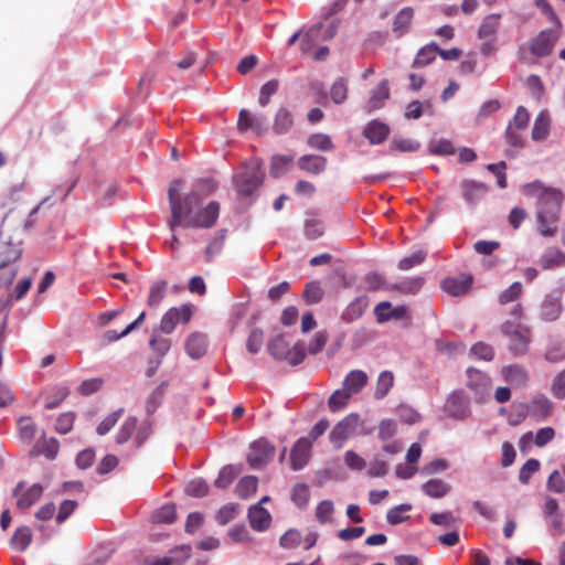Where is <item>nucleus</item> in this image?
I'll return each instance as SVG.
<instances>
[{
  "label": "nucleus",
  "mask_w": 565,
  "mask_h": 565,
  "mask_svg": "<svg viewBox=\"0 0 565 565\" xmlns=\"http://www.w3.org/2000/svg\"><path fill=\"white\" fill-rule=\"evenodd\" d=\"M470 353L484 361H491L494 356L493 348L484 342L473 344L470 349Z\"/></svg>",
  "instance_id": "obj_61"
},
{
  "label": "nucleus",
  "mask_w": 565,
  "mask_h": 565,
  "mask_svg": "<svg viewBox=\"0 0 565 565\" xmlns=\"http://www.w3.org/2000/svg\"><path fill=\"white\" fill-rule=\"evenodd\" d=\"M351 397L352 395L343 387L334 391L328 399V407L330 412L337 413L344 408L349 404Z\"/></svg>",
  "instance_id": "obj_36"
},
{
  "label": "nucleus",
  "mask_w": 565,
  "mask_h": 565,
  "mask_svg": "<svg viewBox=\"0 0 565 565\" xmlns=\"http://www.w3.org/2000/svg\"><path fill=\"white\" fill-rule=\"evenodd\" d=\"M522 193L536 198V221L539 232L544 237H553L557 233V224L565 195L561 189L546 186L536 180L522 186Z\"/></svg>",
  "instance_id": "obj_2"
},
{
  "label": "nucleus",
  "mask_w": 565,
  "mask_h": 565,
  "mask_svg": "<svg viewBox=\"0 0 565 565\" xmlns=\"http://www.w3.org/2000/svg\"><path fill=\"white\" fill-rule=\"evenodd\" d=\"M546 488L548 491L555 493L565 492V480L558 470H554L546 482Z\"/></svg>",
  "instance_id": "obj_63"
},
{
  "label": "nucleus",
  "mask_w": 565,
  "mask_h": 565,
  "mask_svg": "<svg viewBox=\"0 0 565 565\" xmlns=\"http://www.w3.org/2000/svg\"><path fill=\"white\" fill-rule=\"evenodd\" d=\"M367 380L364 371L353 370L344 377L342 387L353 396L362 391Z\"/></svg>",
  "instance_id": "obj_22"
},
{
  "label": "nucleus",
  "mask_w": 565,
  "mask_h": 565,
  "mask_svg": "<svg viewBox=\"0 0 565 565\" xmlns=\"http://www.w3.org/2000/svg\"><path fill=\"white\" fill-rule=\"evenodd\" d=\"M177 519L175 508L174 505H164L160 510H158L153 515V521L157 523H173Z\"/></svg>",
  "instance_id": "obj_60"
},
{
  "label": "nucleus",
  "mask_w": 565,
  "mask_h": 565,
  "mask_svg": "<svg viewBox=\"0 0 565 565\" xmlns=\"http://www.w3.org/2000/svg\"><path fill=\"white\" fill-rule=\"evenodd\" d=\"M311 441L306 438L298 439L290 451V463L294 470L302 469L309 461Z\"/></svg>",
  "instance_id": "obj_16"
},
{
  "label": "nucleus",
  "mask_w": 565,
  "mask_h": 565,
  "mask_svg": "<svg viewBox=\"0 0 565 565\" xmlns=\"http://www.w3.org/2000/svg\"><path fill=\"white\" fill-rule=\"evenodd\" d=\"M24 489V482H19L14 490L13 495L17 498V507L18 509L25 511L30 507H32L39 499L41 498L43 493V488L39 483L32 484L26 490Z\"/></svg>",
  "instance_id": "obj_14"
},
{
  "label": "nucleus",
  "mask_w": 565,
  "mask_h": 565,
  "mask_svg": "<svg viewBox=\"0 0 565 565\" xmlns=\"http://www.w3.org/2000/svg\"><path fill=\"white\" fill-rule=\"evenodd\" d=\"M278 87V79H270L260 87L258 97V103L260 104V106L264 107L269 103L270 97L277 93Z\"/></svg>",
  "instance_id": "obj_51"
},
{
  "label": "nucleus",
  "mask_w": 565,
  "mask_h": 565,
  "mask_svg": "<svg viewBox=\"0 0 565 565\" xmlns=\"http://www.w3.org/2000/svg\"><path fill=\"white\" fill-rule=\"evenodd\" d=\"M429 521L435 525L449 529L456 524L457 519L454 516L451 512L447 511L440 513H431L429 515Z\"/></svg>",
  "instance_id": "obj_57"
},
{
  "label": "nucleus",
  "mask_w": 565,
  "mask_h": 565,
  "mask_svg": "<svg viewBox=\"0 0 565 565\" xmlns=\"http://www.w3.org/2000/svg\"><path fill=\"white\" fill-rule=\"evenodd\" d=\"M397 431V424L393 419H383L379 425V438L382 441H387L395 436Z\"/></svg>",
  "instance_id": "obj_56"
},
{
  "label": "nucleus",
  "mask_w": 565,
  "mask_h": 565,
  "mask_svg": "<svg viewBox=\"0 0 565 565\" xmlns=\"http://www.w3.org/2000/svg\"><path fill=\"white\" fill-rule=\"evenodd\" d=\"M322 23H317L310 26L302 33L300 41V51L303 55H309L313 52L317 43L321 40Z\"/></svg>",
  "instance_id": "obj_21"
},
{
  "label": "nucleus",
  "mask_w": 565,
  "mask_h": 565,
  "mask_svg": "<svg viewBox=\"0 0 565 565\" xmlns=\"http://www.w3.org/2000/svg\"><path fill=\"white\" fill-rule=\"evenodd\" d=\"M122 408H119L117 411H114L113 413L108 414L100 423L99 425L97 426L96 428V433L99 435V436H105L106 434H108L114 427L115 425L117 424V422L119 420V418L121 417L122 415Z\"/></svg>",
  "instance_id": "obj_44"
},
{
  "label": "nucleus",
  "mask_w": 565,
  "mask_h": 565,
  "mask_svg": "<svg viewBox=\"0 0 565 565\" xmlns=\"http://www.w3.org/2000/svg\"><path fill=\"white\" fill-rule=\"evenodd\" d=\"M558 39V34L553 30H544L531 43V52L537 57L550 55Z\"/></svg>",
  "instance_id": "obj_15"
},
{
  "label": "nucleus",
  "mask_w": 565,
  "mask_h": 565,
  "mask_svg": "<svg viewBox=\"0 0 565 565\" xmlns=\"http://www.w3.org/2000/svg\"><path fill=\"white\" fill-rule=\"evenodd\" d=\"M298 166L301 170L319 174L326 169L327 159L322 156L307 154L298 160Z\"/></svg>",
  "instance_id": "obj_29"
},
{
  "label": "nucleus",
  "mask_w": 565,
  "mask_h": 565,
  "mask_svg": "<svg viewBox=\"0 0 565 565\" xmlns=\"http://www.w3.org/2000/svg\"><path fill=\"white\" fill-rule=\"evenodd\" d=\"M207 338L203 333L194 332L185 341V352L192 359L202 358L207 351Z\"/></svg>",
  "instance_id": "obj_19"
},
{
  "label": "nucleus",
  "mask_w": 565,
  "mask_h": 565,
  "mask_svg": "<svg viewBox=\"0 0 565 565\" xmlns=\"http://www.w3.org/2000/svg\"><path fill=\"white\" fill-rule=\"evenodd\" d=\"M390 98L388 81H381L376 87L371 92V97L366 105L367 113L380 109L384 106V103Z\"/></svg>",
  "instance_id": "obj_20"
},
{
  "label": "nucleus",
  "mask_w": 565,
  "mask_h": 565,
  "mask_svg": "<svg viewBox=\"0 0 565 565\" xmlns=\"http://www.w3.org/2000/svg\"><path fill=\"white\" fill-rule=\"evenodd\" d=\"M422 490L430 498L440 499L450 492L451 487L440 479H430L422 486Z\"/></svg>",
  "instance_id": "obj_33"
},
{
  "label": "nucleus",
  "mask_w": 565,
  "mask_h": 565,
  "mask_svg": "<svg viewBox=\"0 0 565 565\" xmlns=\"http://www.w3.org/2000/svg\"><path fill=\"white\" fill-rule=\"evenodd\" d=\"M541 463L537 459L531 458L529 459L520 469L519 480L521 483H529L533 473L540 470Z\"/></svg>",
  "instance_id": "obj_49"
},
{
  "label": "nucleus",
  "mask_w": 565,
  "mask_h": 565,
  "mask_svg": "<svg viewBox=\"0 0 565 565\" xmlns=\"http://www.w3.org/2000/svg\"><path fill=\"white\" fill-rule=\"evenodd\" d=\"M244 466L239 465H227L223 467L214 481L216 488L225 489L228 487L243 471Z\"/></svg>",
  "instance_id": "obj_28"
},
{
  "label": "nucleus",
  "mask_w": 565,
  "mask_h": 565,
  "mask_svg": "<svg viewBox=\"0 0 565 565\" xmlns=\"http://www.w3.org/2000/svg\"><path fill=\"white\" fill-rule=\"evenodd\" d=\"M35 425L29 417H21L19 419V434L20 437L30 443L35 436Z\"/></svg>",
  "instance_id": "obj_53"
},
{
  "label": "nucleus",
  "mask_w": 565,
  "mask_h": 565,
  "mask_svg": "<svg viewBox=\"0 0 565 565\" xmlns=\"http://www.w3.org/2000/svg\"><path fill=\"white\" fill-rule=\"evenodd\" d=\"M308 145L311 148L321 150V151H328L333 148V143L331 141V138L328 135L324 134H313L308 138Z\"/></svg>",
  "instance_id": "obj_50"
},
{
  "label": "nucleus",
  "mask_w": 565,
  "mask_h": 565,
  "mask_svg": "<svg viewBox=\"0 0 565 565\" xmlns=\"http://www.w3.org/2000/svg\"><path fill=\"white\" fill-rule=\"evenodd\" d=\"M522 292H523V287H522L521 282L515 281L499 295V298H498L499 303L504 306L510 302L516 301L520 298V296L522 295Z\"/></svg>",
  "instance_id": "obj_43"
},
{
  "label": "nucleus",
  "mask_w": 565,
  "mask_h": 565,
  "mask_svg": "<svg viewBox=\"0 0 565 565\" xmlns=\"http://www.w3.org/2000/svg\"><path fill=\"white\" fill-rule=\"evenodd\" d=\"M330 96L335 104L344 103L348 97V86L342 78L333 83L330 90Z\"/></svg>",
  "instance_id": "obj_58"
},
{
  "label": "nucleus",
  "mask_w": 565,
  "mask_h": 565,
  "mask_svg": "<svg viewBox=\"0 0 565 565\" xmlns=\"http://www.w3.org/2000/svg\"><path fill=\"white\" fill-rule=\"evenodd\" d=\"M32 542V532L28 526H20L15 530L11 537V546L20 552H23Z\"/></svg>",
  "instance_id": "obj_34"
},
{
  "label": "nucleus",
  "mask_w": 565,
  "mask_h": 565,
  "mask_svg": "<svg viewBox=\"0 0 565 565\" xmlns=\"http://www.w3.org/2000/svg\"><path fill=\"white\" fill-rule=\"evenodd\" d=\"M184 491L191 497L202 498L207 494L209 484L201 478L193 479L186 483Z\"/></svg>",
  "instance_id": "obj_45"
},
{
  "label": "nucleus",
  "mask_w": 565,
  "mask_h": 565,
  "mask_svg": "<svg viewBox=\"0 0 565 565\" xmlns=\"http://www.w3.org/2000/svg\"><path fill=\"white\" fill-rule=\"evenodd\" d=\"M360 424V416L356 413L347 415L335 424L329 435L330 441L337 449H340L344 441L354 434Z\"/></svg>",
  "instance_id": "obj_10"
},
{
  "label": "nucleus",
  "mask_w": 565,
  "mask_h": 565,
  "mask_svg": "<svg viewBox=\"0 0 565 565\" xmlns=\"http://www.w3.org/2000/svg\"><path fill=\"white\" fill-rule=\"evenodd\" d=\"M271 514L259 504L249 507V526L257 532H265L271 525Z\"/></svg>",
  "instance_id": "obj_18"
},
{
  "label": "nucleus",
  "mask_w": 565,
  "mask_h": 565,
  "mask_svg": "<svg viewBox=\"0 0 565 565\" xmlns=\"http://www.w3.org/2000/svg\"><path fill=\"white\" fill-rule=\"evenodd\" d=\"M429 151L433 154L449 156L455 153V148L449 140L440 139L429 143Z\"/></svg>",
  "instance_id": "obj_54"
},
{
  "label": "nucleus",
  "mask_w": 565,
  "mask_h": 565,
  "mask_svg": "<svg viewBox=\"0 0 565 565\" xmlns=\"http://www.w3.org/2000/svg\"><path fill=\"white\" fill-rule=\"evenodd\" d=\"M426 258V253L423 250H417L413 253L411 256L404 257L398 263V268L401 270H408L416 265H420Z\"/></svg>",
  "instance_id": "obj_62"
},
{
  "label": "nucleus",
  "mask_w": 565,
  "mask_h": 565,
  "mask_svg": "<svg viewBox=\"0 0 565 565\" xmlns=\"http://www.w3.org/2000/svg\"><path fill=\"white\" fill-rule=\"evenodd\" d=\"M390 128L386 124L372 120L364 128L363 135L373 145L382 143L388 136Z\"/></svg>",
  "instance_id": "obj_24"
},
{
  "label": "nucleus",
  "mask_w": 565,
  "mask_h": 565,
  "mask_svg": "<svg viewBox=\"0 0 565 565\" xmlns=\"http://www.w3.org/2000/svg\"><path fill=\"white\" fill-rule=\"evenodd\" d=\"M20 256L21 250L15 249L12 256L0 262V312L7 311L11 306V285L18 274V269L15 267H9L8 264L18 260Z\"/></svg>",
  "instance_id": "obj_6"
},
{
  "label": "nucleus",
  "mask_w": 565,
  "mask_h": 565,
  "mask_svg": "<svg viewBox=\"0 0 565 565\" xmlns=\"http://www.w3.org/2000/svg\"><path fill=\"white\" fill-rule=\"evenodd\" d=\"M292 124L294 120L290 111L286 108H280L276 114L273 129L278 135L286 134L291 128Z\"/></svg>",
  "instance_id": "obj_37"
},
{
  "label": "nucleus",
  "mask_w": 565,
  "mask_h": 565,
  "mask_svg": "<svg viewBox=\"0 0 565 565\" xmlns=\"http://www.w3.org/2000/svg\"><path fill=\"white\" fill-rule=\"evenodd\" d=\"M540 265L545 270L565 266V253L559 248L550 247L541 256Z\"/></svg>",
  "instance_id": "obj_27"
},
{
  "label": "nucleus",
  "mask_w": 565,
  "mask_h": 565,
  "mask_svg": "<svg viewBox=\"0 0 565 565\" xmlns=\"http://www.w3.org/2000/svg\"><path fill=\"white\" fill-rule=\"evenodd\" d=\"M70 388L67 386H58L55 388L53 396L45 403L46 409H54L70 395Z\"/></svg>",
  "instance_id": "obj_64"
},
{
  "label": "nucleus",
  "mask_w": 565,
  "mask_h": 565,
  "mask_svg": "<svg viewBox=\"0 0 565 565\" xmlns=\"http://www.w3.org/2000/svg\"><path fill=\"white\" fill-rule=\"evenodd\" d=\"M238 514V505L230 503L221 508L216 514V520L220 524L225 525L234 520Z\"/></svg>",
  "instance_id": "obj_59"
},
{
  "label": "nucleus",
  "mask_w": 565,
  "mask_h": 565,
  "mask_svg": "<svg viewBox=\"0 0 565 565\" xmlns=\"http://www.w3.org/2000/svg\"><path fill=\"white\" fill-rule=\"evenodd\" d=\"M183 180H173L168 189V199L171 210L170 230L173 232L177 226L186 227H212L220 214V204L211 201L203 209L196 210L209 195H211L216 184L211 178L199 179L194 182L190 192L181 199L180 193L183 188Z\"/></svg>",
  "instance_id": "obj_1"
},
{
  "label": "nucleus",
  "mask_w": 565,
  "mask_h": 565,
  "mask_svg": "<svg viewBox=\"0 0 565 565\" xmlns=\"http://www.w3.org/2000/svg\"><path fill=\"white\" fill-rule=\"evenodd\" d=\"M275 446L266 438H259L249 445V467L262 468L275 456Z\"/></svg>",
  "instance_id": "obj_11"
},
{
  "label": "nucleus",
  "mask_w": 565,
  "mask_h": 565,
  "mask_svg": "<svg viewBox=\"0 0 565 565\" xmlns=\"http://www.w3.org/2000/svg\"><path fill=\"white\" fill-rule=\"evenodd\" d=\"M414 17V11L412 8H404L402 9L395 17L393 22V31L399 32V34H403L405 30L411 24Z\"/></svg>",
  "instance_id": "obj_42"
},
{
  "label": "nucleus",
  "mask_w": 565,
  "mask_h": 565,
  "mask_svg": "<svg viewBox=\"0 0 565 565\" xmlns=\"http://www.w3.org/2000/svg\"><path fill=\"white\" fill-rule=\"evenodd\" d=\"M510 313L513 319H509L501 324V332L510 340V351L514 355H524L531 342V330L527 326L520 322L523 316L522 305L515 303Z\"/></svg>",
  "instance_id": "obj_3"
},
{
  "label": "nucleus",
  "mask_w": 565,
  "mask_h": 565,
  "mask_svg": "<svg viewBox=\"0 0 565 565\" xmlns=\"http://www.w3.org/2000/svg\"><path fill=\"white\" fill-rule=\"evenodd\" d=\"M391 302L383 301L380 302L374 310V313L376 316V320L379 322H386L388 320L395 319H404L407 316V308L405 306H397L395 308H392L390 313H384V310H390Z\"/></svg>",
  "instance_id": "obj_23"
},
{
  "label": "nucleus",
  "mask_w": 565,
  "mask_h": 565,
  "mask_svg": "<svg viewBox=\"0 0 565 565\" xmlns=\"http://www.w3.org/2000/svg\"><path fill=\"white\" fill-rule=\"evenodd\" d=\"M531 412L535 416L546 418L552 412V403L547 397L539 395L531 403Z\"/></svg>",
  "instance_id": "obj_41"
},
{
  "label": "nucleus",
  "mask_w": 565,
  "mask_h": 565,
  "mask_svg": "<svg viewBox=\"0 0 565 565\" xmlns=\"http://www.w3.org/2000/svg\"><path fill=\"white\" fill-rule=\"evenodd\" d=\"M192 311L188 305H183L180 308H170L161 318L160 330L163 333H171L175 326L181 323H188L191 319Z\"/></svg>",
  "instance_id": "obj_13"
},
{
  "label": "nucleus",
  "mask_w": 565,
  "mask_h": 565,
  "mask_svg": "<svg viewBox=\"0 0 565 565\" xmlns=\"http://www.w3.org/2000/svg\"><path fill=\"white\" fill-rule=\"evenodd\" d=\"M168 289V282L166 280H158L152 284L148 297L149 307H158L163 300Z\"/></svg>",
  "instance_id": "obj_40"
},
{
  "label": "nucleus",
  "mask_w": 565,
  "mask_h": 565,
  "mask_svg": "<svg viewBox=\"0 0 565 565\" xmlns=\"http://www.w3.org/2000/svg\"><path fill=\"white\" fill-rule=\"evenodd\" d=\"M394 383V375L390 371H383L377 379L376 388L374 392V397L376 399H382L387 395L391 387Z\"/></svg>",
  "instance_id": "obj_39"
},
{
  "label": "nucleus",
  "mask_w": 565,
  "mask_h": 565,
  "mask_svg": "<svg viewBox=\"0 0 565 565\" xmlns=\"http://www.w3.org/2000/svg\"><path fill=\"white\" fill-rule=\"evenodd\" d=\"M333 512L334 505L332 501L323 500L318 503L315 515L321 524H324L331 521Z\"/></svg>",
  "instance_id": "obj_47"
},
{
  "label": "nucleus",
  "mask_w": 565,
  "mask_h": 565,
  "mask_svg": "<svg viewBox=\"0 0 565 565\" xmlns=\"http://www.w3.org/2000/svg\"><path fill=\"white\" fill-rule=\"evenodd\" d=\"M324 291L321 284L317 280L310 281L306 285L302 298L308 305H315L322 300Z\"/></svg>",
  "instance_id": "obj_38"
},
{
  "label": "nucleus",
  "mask_w": 565,
  "mask_h": 565,
  "mask_svg": "<svg viewBox=\"0 0 565 565\" xmlns=\"http://www.w3.org/2000/svg\"><path fill=\"white\" fill-rule=\"evenodd\" d=\"M461 188L463 191V196L466 201L470 204H475L479 201L488 191V188L483 183H478L476 181H463L461 183Z\"/></svg>",
  "instance_id": "obj_32"
},
{
  "label": "nucleus",
  "mask_w": 565,
  "mask_h": 565,
  "mask_svg": "<svg viewBox=\"0 0 565 565\" xmlns=\"http://www.w3.org/2000/svg\"><path fill=\"white\" fill-rule=\"evenodd\" d=\"M310 491L307 484L298 483L292 488L291 500L299 507L305 508L309 502Z\"/></svg>",
  "instance_id": "obj_46"
},
{
  "label": "nucleus",
  "mask_w": 565,
  "mask_h": 565,
  "mask_svg": "<svg viewBox=\"0 0 565 565\" xmlns=\"http://www.w3.org/2000/svg\"><path fill=\"white\" fill-rule=\"evenodd\" d=\"M551 118L547 111H541L535 118L532 128V139L535 141H542L547 138L550 134Z\"/></svg>",
  "instance_id": "obj_30"
},
{
  "label": "nucleus",
  "mask_w": 565,
  "mask_h": 565,
  "mask_svg": "<svg viewBox=\"0 0 565 565\" xmlns=\"http://www.w3.org/2000/svg\"><path fill=\"white\" fill-rule=\"evenodd\" d=\"M472 285L470 275H460L458 277H448L443 280L441 288L451 296H461L466 294Z\"/></svg>",
  "instance_id": "obj_17"
},
{
  "label": "nucleus",
  "mask_w": 565,
  "mask_h": 565,
  "mask_svg": "<svg viewBox=\"0 0 565 565\" xmlns=\"http://www.w3.org/2000/svg\"><path fill=\"white\" fill-rule=\"evenodd\" d=\"M501 14L492 13L483 18L478 36L481 40L482 54L489 55L495 50L497 33L500 28Z\"/></svg>",
  "instance_id": "obj_8"
},
{
  "label": "nucleus",
  "mask_w": 565,
  "mask_h": 565,
  "mask_svg": "<svg viewBox=\"0 0 565 565\" xmlns=\"http://www.w3.org/2000/svg\"><path fill=\"white\" fill-rule=\"evenodd\" d=\"M369 301L367 298L364 296L356 297L352 302L348 305V307L344 309V311L341 315V319L350 323L354 320H358L361 318L367 308Z\"/></svg>",
  "instance_id": "obj_25"
},
{
  "label": "nucleus",
  "mask_w": 565,
  "mask_h": 565,
  "mask_svg": "<svg viewBox=\"0 0 565 565\" xmlns=\"http://www.w3.org/2000/svg\"><path fill=\"white\" fill-rule=\"evenodd\" d=\"M504 380L515 387L524 386L529 380L526 371L520 365H509L502 371Z\"/></svg>",
  "instance_id": "obj_31"
},
{
  "label": "nucleus",
  "mask_w": 565,
  "mask_h": 565,
  "mask_svg": "<svg viewBox=\"0 0 565 565\" xmlns=\"http://www.w3.org/2000/svg\"><path fill=\"white\" fill-rule=\"evenodd\" d=\"M424 106L431 109L430 102L422 103L419 100L411 102L405 109L404 116L406 119H418L424 113Z\"/></svg>",
  "instance_id": "obj_55"
},
{
  "label": "nucleus",
  "mask_w": 565,
  "mask_h": 565,
  "mask_svg": "<svg viewBox=\"0 0 565 565\" xmlns=\"http://www.w3.org/2000/svg\"><path fill=\"white\" fill-rule=\"evenodd\" d=\"M563 311L562 291L547 294L540 305V318L546 322L557 320Z\"/></svg>",
  "instance_id": "obj_12"
},
{
  "label": "nucleus",
  "mask_w": 565,
  "mask_h": 565,
  "mask_svg": "<svg viewBox=\"0 0 565 565\" xmlns=\"http://www.w3.org/2000/svg\"><path fill=\"white\" fill-rule=\"evenodd\" d=\"M60 449V443L56 438H41L34 445L32 452L36 456H44L49 460L55 459Z\"/></svg>",
  "instance_id": "obj_26"
},
{
  "label": "nucleus",
  "mask_w": 565,
  "mask_h": 565,
  "mask_svg": "<svg viewBox=\"0 0 565 565\" xmlns=\"http://www.w3.org/2000/svg\"><path fill=\"white\" fill-rule=\"evenodd\" d=\"M444 411L451 418L467 419L471 414L469 397L462 390L454 391L446 399Z\"/></svg>",
  "instance_id": "obj_9"
},
{
  "label": "nucleus",
  "mask_w": 565,
  "mask_h": 565,
  "mask_svg": "<svg viewBox=\"0 0 565 565\" xmlns=\"http://www.w3.org/2000/svg\"><path fill=\"white\" fill-rule=\"evenodd\" d=\"M412 510V505L408 503H403L397 507H394L387 512L386 519L387 522L392 525H396L399 523H403L408 519V516L404 515L403 513L408 512Z\"/></svg>",
  "instance_id": "obj_48"
},
{
  "label": "nucleus",
  "mask_w": 565,
  "mask_h": 565,
  "mask_svg": "<svg viewBox=\"0 0 565 565\" xmlns=\"http://www.w3.org/2000/svg\"><path fill=\"white\" fill-rule=\"evenodd\" d=\"M153 434V423L150 419L139 420L136 416H128L116 433V444L121 446L130 443L132 450L140 449Z\"/></svg>",
  "instance_id": "obj_4"
},
{
  "label": "nucleus",
  "mask_w": 565,
  "mask_h": 565,
  "mask_svg": "<svg viewBox=\"0 0 565 565\" xmlns=\"http://www.w3.org/2000/svg\"><path fill=\"white\" fill-rule=\"evenodd\" d=\"M466 375V385L472 392L475 402H486L492 390V381L490 376L486 372L476 367H468Z\"/></svg>",
  "instance_id": "obj_7"
},
{
  "label": "nucleus",
  "mask_w": 565,
  "mask_h": 565,
  "mask_svg": "<svg viewBox=\"0 0 565 565\" xmlns=\"http://www.w3.org/2000/svg\"><path fill=\"white\" fill-rule=\"evenodd\" d=\"M437 53L438 46L434 42L422 47L413 62V67L427 66L436 58Z\"/></svg>",
  "instance_id": "obj_35"
},
{
  "label": "nucleus",
  "mask_w": 565,
  "mask_h": 565,
  "mask_svg": "<svg viewBox=\"0 0 565 565\" xmlns=\"http://www.w3.org/2000/svg\"><path fill=\"white\" fill-rule=\"evenodd\" d=\"M75 420V414L73 412H66L61 414L55 424V429L58 434H67L72 430Z\"/></svg>",
  "instance_id": "obj_52"
},
{
  "label": "nucleus",
  "mask_w": 565,
  "mask_h": 565,
  "mask_svg": "<svg viewBox=\"0 0 565 565\" xmlns=\"http://www.w3.org/2000/svg\"><path fill=\"white\" fill-rule=\"evenodd\" d=\"M270 355L280 361H287L290 365L300 364L306 358L305 347L301 342H297L291 347L286 334H278L268 343Z\"/></svg>",
  "instance_id": "obj_5"
}]
</instances>
